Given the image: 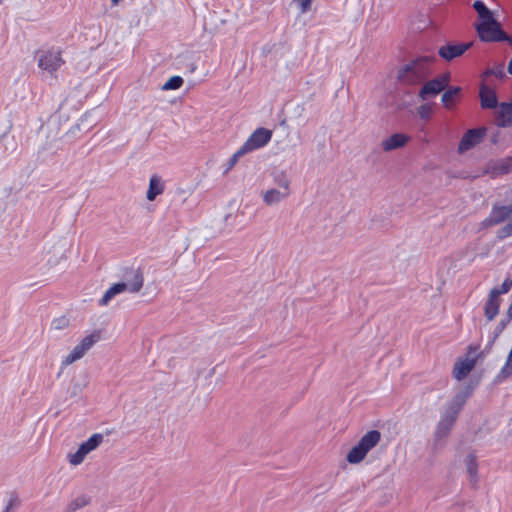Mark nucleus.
Segmentation results:
<instances>
[{"label":"nucleus","mask_w":512,"mask_h":512,"mask_svg":"<svg viewBox=\"0 0 512 512\" xmlns=\"http://www.w3.org/2000/svg\"><path fill=\"white\" fill-rule=\"evenodd\" d=\"M471 394V388L465 387L458 391L453 399L443 406L440 413V419L434 431L435 446L443 445L452 431L460 411Z\"/></svg>","instance_id":"1"},{"label":"nucleus","mask_w":512,"mask_h":512,"mask_svg":"<svg viewBox=\"0 0 512 512\" xmlns=\"http://www.w3.org/2000/svg\"><path fill=\"white\" fill-rule=\"evenodd\" d=\"M433 60L434 57L423 56L402 66L397 72L398 82L405 86L419 84L427 76V65Z\"/></svg>","instance_id":"2"},{"label":"nucleus","mask_w":512,"mask_h":512,"mask_svg":"<svg viewBox=\"0 0 512 512\" xmlns=\"http://www.w3.org/2000/svg\"><path fill=\"white\" fill-rule=\"evenodd\" d=\"M381 440V433L377 430L368 431L364 434L357 445H355L347 454L346 460L350 464H358L364 460L369 451H371Z\"/></svg>","instance_id":"3"},{"label":"nucleus","mask_w":512,"mask_h":512,"mask_svg":"<svg viewBox=\"0 0 512 512\" xmlns=\"http://www.w3.org/2000/svg\"><path fill=\"white\" fill-rule=\"evenodd\" d=\"M100 339L98 332H93L86 335L81 341L68 353L61 361L62 368H65L74 362L82 359L85 354L97 343Z\"/></svg>","instance_id":"4"},{"label":"nucleus","mask_w":512,"mask_h":512,"mask_svg":"<svg viewBox=\"0 0 512 512\" xmlns=\"http://www.w3.org/2000/svg\"><path fill=\"white\" fill-rule=\"evenodd\" d=\"M475 28L482 41L497 42L507 40L506 34L493 16L487 20L479 21Z\"/></svg>","instance_id":"5"},{"label":"nucleus","mask_w":512,"mask_h":512,"mask_svg":"<svg viewBox=\"0 0 512 512\" xmlns=\"http://www.w3.org/2000/svg\"><path fill=\"white\" fill-rule=\"evenodd\" d=\"M37 61L39 68L50 74L56 72L64 64L59 48L40 50L37 54Z\"/></svg>","instance_id":"6"},{"label":"nucleus","mask_w":512,"mask_h":512,"mask_svg":"<svg viewBox=\"0 0 512 512\" xmlns=\"http://www.w3.org/2000/svg\"><path fill=\"white\" fill-rule=\"evenodd\" d=\"M104 440V436L101 433H95L91 435L85 442H83L75 453L68 455V460L71 465L81 464L86 455L94 451Z\"/></svg>","instance_id":"7"},{"label":"nucleus","mask_w":512,"mask_h":512,"mask_svg":"<svg viewBox=\"0 0 512 512\" xmlns=\"http://www.w3.org/2000/svg\"><path fill=\"white\" fill-rule=\"evenodd\" d=\"M278 185L281 189L271 188L263 193V202L267 206L276 205L289 197L291 193L289 180L283 178L278 181Z\"/></svg>","instance_id":"8"},{"label":"nucleus","mask_w":512,"mask_h":512,"mask_svg":"<svg viewBox=\"0 0 512 512\" xmlns=\"http://www.w3.org/2000/svg\"><path fill=\"white\" fill-rule=\"evenodd\" d=\"M272 137V131L263 127L257 128L241 146L247 153L265 146Z\"/></svg>","instance_id":"9"},{"label":"nucleus","mask_w":512,"mask_h":512,"mask_svg":"<svg viewBox=\"0 0 512 512\" xmlns=\"http://www.w3.org/2000/svg\"><path fill=\"white\" fill-rule=\"evenodd\" d=\"M449 83V74H443L435 79L426 82L419 92L422 100L431 96H436L443 91Z\"/></svg>","instance_id":"10"},{"label":"nucleus","mask_w":512,"mask_h":512,"mask_svg":"<svg viewBox=\"0 0 512 512\" xmlns=\"http://www.w3.org/2000/svg\"><path fill=\"white\" fill-rule=\"evenodd\" d=\"M512 172V156L489 161L484 168L483 173L496 178L500 175Z\"/></svg>","instance_id":"11"},{"label":"nucleus","mask_w":512,"mask_h":512,"mask_svg":"<svg viewBox=\"0 0 512 512\" xmlns=\"http://www.w3.org/2000/svg\"><path fill=\"white\" fill-rule=\"evenodd\" d=\"M486 128L470 129L461 138L458 152L464 153L476 146L484 138Z\"/></svg>","instance_id":"12"},{"label":"nucleus","mask_w":512,"mask_h":512,"mask_svg":"<svg viewBox=\"0 0 512 512\" xmlns=\"http://www.w3.org/2000/svg\"><path fill=\"white\" fill-rule=\"evenodd\" d=\"M512 215V209L507 205L495 204L489 216L482 221L484 228L495 226L504 220L508 219Z\"/></svg>","instance_id":"13"},{"label":"nucleus","mask_w":512,"mask_h":512,"mask_svg":"<svg viewBox=\"0 0 512 512\" xmlns=\"http://www.w3.org/2000/svg\"><path fill=\"white\" fill-rule=\"evenodd\" d=\"M471 45L472 43L447 44L440 47L439 55L446 61H451L454 58L464 54L471 47Z\"/></svg>","instance_id":"14"},{"label":"nucleus","mask_w":512,"mask_h":512,"mask_svg":"<svg viewBox=\"0 0 512 512\" xmlns=\"http://www.w3.org/2000/svg\"><path fill=\"white\" fill-rule=\"evenodd\" d=\"M409 141V136L403 133H395L390 137L382 140L381 148L384 152H390L404 147Z\"/></svg>","instance_id":"15"},{"label":"nucleus","mask_w":512,"mask_h":512,"mask_svg":"<svg viewBox=\"0 0 512 512\" xmlns=\"http://www.w3.org/2000/svg\"><path fill=\"white\" fill-rule=\"evenodd\" d=\"M475 365V359L469 357L457 361L453 368L454 378L458 381L463 380L474 369Z\"/></svg>","instance_id":"16"},{"label":"nucleus","mask_w":512,"mask_h":512,"mask_svg":"<svg viewBox=\"0 0 512 512\" xmlns=\"http://www.w3.org/2000/svg\"><path fill=\"white\" fill-rule=\"evenodd\" d=\"M480 102L484 109H494L498 106V99L495 91L488 85L482 84L480 87Z\"/></svg>","instance_id":"17"},{"label":"nucleus","mask_w":512,"mask_h":512,"mask_svg":"<svg viewBox=\"0 0 512 512\" xmlns=\"http://www.w3.org/2000/svg\"><path fill=\"white\" fill-rule=\"evenodd\" d=\"M501 304V299L498 296V292L490 291L488 300L484 307L485 316L488 320H493L497 314L499 313V307Z\"/></svg>","instance_id":"18"},{"label":"nucleus","mask_w":512,"mask_h":512,"mask_svg":"<svg viewBox=\"0 0 512 512\" xmlns=\"http://www.w3.org/2000/svg\"><path fill=\"white\" fill-rule=\"evenodd\" d=\"M165 184L162 178L156 174L152 175L149 180V187L146 198L148 201H154L157 196L164 192Z\"/></svg>","instance_id":"19"},{"label":"nucleus","mask_w":512,"mask_h":512,"mask_svg":"<svg viewBox=\"0 0 512 512\" xmlns=\"http://www.w3.org/2000/svg\"><path fill=\"white\" fill-rule=\"evenodd\" d=\"M496 125L498 127H508L512 125V101L510 103L503 102L499 105Z\"/></svg>","instance_id":"20"},{"label":"nucleus","mask_w":512,"mask_h":512,"mask_svg":"<svg viewBox=\"0 0 512 512\" xmlns=\"http://www.w3.org/2000/svg\"><path fill=\"white\" fill-rule=\"evenodd\" d=\"M132 279L128 280L127 282H124L125 285V291H129L131 293H137L141 290L143 287V274L139 269L132 271Z\"/></svg>","instance_id":"21"},{"label":"nucleus","mask_w":512,"mask_h":512,"mask_svg":"<svg viewBox=\"0 0 512 512\" xmlns=\"http://www.w3.org/2000/svg\"><path fill=\"white\" fill-rule=\"evenodd\" d=\"M125 291L124 282L116 283L111 286L99 300L100 306H106L118 294Z\"/></svg>","instance_id":"22"},{"label":"nucleus","mask_w":512,"mask_h":512,"mask_svg":"<svg viewBox=\"0 0 512 512\" xmlns=\"http://www.w3.org/2000/svg\"><path fill=\"white\" fill-rule=\"evenodd\" d=\"M465 463H466L467 472L469 474L470 482L473 485H476L479 480L478 464L476 461V457L473 454H469L466 457Z\"/></svg>","instance_id":"23"},{"label":"nucleus","mask_w":512,"mask_h":512,"mask_svg":"<svg viewBox=\"0 0 512 512\" xmlns=\"http://www.w3.org/2000/svg\"><path fill=\"white\" fill-rule=\"evenodd\" d=\"M90 503V497L87 495H78L73 498L65 507L64 512H75Z\"/></svg>","instance_id":"24"},{"label":"nucleus","mask_w":512,"mask_h":512,"mask_svg":"<svg viewBox=\"0 0 512 512\" xmlns=\"http://www.w3.org/2000/svg\"><path fill=\"white\" fill-rule=\"evenodd\" d=\"M460 87H452L442 94L441 101L445 108L451 109L454 106L456 97L460 93Z\"/></svg>","instance_id":"25"},{"label":"nucleus","mask_w":512,"mask_h":512,"mask_svg":"<svg viewBox=\"0 0 512 512\" xmlns=\"http://www.w3.org/2000/svg\"><path fill=\"white\" fill-rule=\"evenodd\" d=\"M473 8L477 11L479 21L487 20L493 16L492 12L486 7L481 0H476L473 3Z\"/></svg>","instance_id":"26"},{"label":"nucleus","mask_w":512,"mask_h":512,"mask_svg":"<svg viewBox=\"0 0 512 512\" xmlns=\"http://www.w3.org/2000/svg\"><path fill=\"white\" fill-rule=\"evenodd\" d=\"M183 85V79L180 76H172L169 78L168 81H166L163 86L162 90H176L179 89Z\"/></svg>","instance_id":"27"},{"label":"nucleus","mask_w":512,"mask_h":512,"mask_svg":"<svg viewBox=\"0 0 512 512\" xmlns=\"http://www.w3.org/2000/svg\"><path fill=\"white\" fill-rule=\"evenodd\" d=\"M247 152L242 148L240 147V149H238L231 157L230 159L228 160V162L226 163V168L224 170V173H227L229 172L236 164L237 162L239 161L240 157H242L243 155H245Z\"/></svg>","instance_id":"28"},{"label":"nucleus","mask_w":512,"mask_h":512,"mask_svg":"<svg viewBox=\"0 0 512 512\" xmlns=\"http://www.w3.org/2000/svg\"><path fill=\"white\" fill-rule=\"evenodd\" d=\"M512 288V278L510 277H507L500 288H493L491 291H496L498 292V296H500L501 294H505L507 292H509V290Z\"/></svg>","instance_id":"29"},{"label":"nucleus","mask_w":512,"mask_h":512,"mask_svg":"<svg viewBox=\"0 0 512 512\" xmlns=\"http://www.w3.org/2000/svg\"><path fill=\"white\" fill-rule=\"evenodd\" d=\"M417 111L420 118L427 120L431 116L432 107L430 104H423L418 107Z\"/></svg>","instance_id":"30"},{"label":"nucleus","mask_w":512,"mask_h":512,"mask_svg":"<svg viewBox=\"0 0 512 512\" xmlns=\"http://www.w3.org/2000/svg\"><path fill=\"white\" fill-rule=\"evenodd\" d=\"M512 235V221L503 226L499 231L497 237L499 239H505Z\"/></svg>","instance_id":"31"},{"label":"nucleus","mask_w":512,"mask_h":512,"mask_svg":"<svg viewBox=\"0 0 512 512\" xmlns=\"http://www.w3.org/2000/svg\"><path fill=\"white\" fill-rule=\"evenodd\" d=\"M486 75H494L498 78H502L505 75L503 66H498L486 71Z\"/></svg>","instance_id":"32"},{"label":"nucleus","mask_w":512,"mask_h":512,"mask_svg":"<svg viewBox=\"0 0 512 512\" xmlns=\"http://www.w3.org/2000/svg\"><path fill=\"white\" fill-rule=\"evenodd\" d=\"M300 7L301 13H306L308 10H310L311 2L313 0H294Z\"/></svg>","instance_id":"33"},{"label":"nucleus","mask_w":512,"mask_h":512,"mask_svg":"<svg viewBox=\"0 0 512 512\" xmlns=\"http://www.w3.org/2000/svg\"><path fill=\"white\" fill-rule=\"evenodd\" d=\"M504 201L507 203L506 205L512 209V189L505 192Z\"/></svg>","instance_id":"34"},{"label":"nucleus","mask_w":512,"mask_h":512,"mask_svg":"<svg viewBox=\"0 0 512 512\" xmlns=\"http://www.w3.org/2000/svg\"><path fill=\"white\" fill-rule=\"evenodd\" d=\"M15 503H16V499L11 498L3 512H10V510L14 507Z\"/></svg>","instance_id":"35"},{"label":"nucleus","mask_w":512,"mask_h":512,"mask_svg":"<svg viewBox=\"0 0 512 512\" xmlns=\"http://www.w3.org/2000/svg\"><path fill=\"white\" fill-rule=\"evenodd\" d=\"M499 136H500V132L497 130L495 133H493V135L491 136V142L493 144H497L499 142Z\"/></svg>","instance_id":"36"},{"label":"nucleus","mask_w":512,"mask_h":512,"mask_svg":"<svg viewBox=\"0 0 512 512\" xmlns=\"http://www.w3.org/2000/svg\"><path fill=\"white\" fill-rule=\"evenodd\" d=\"M507 316H508V320L512 319V301H511V304L508 307Z\"/></svg>","instance_id":"37"},{"label":"nucleus","mask_w":512,"mask_h":512,"mask_svg":"<svg viewBox=\"0 0 512 512\" xmlns=\"http://www.w3.org/2000/svg\"><path fill=\"white\" fill-rule=\"evenodd\" d=\"M508 72L512 75V57H511V60L509 61L508 63V68H507Z\"/></svg>","instance_id":"38"},{"label":"nucleus","mask_w":512,"mask_h":512,"mask_svg":"<svg viewBox=\"0 0 512 512\" xmlns=\"http://www.w3.org/2000/svg\"><path fill=\"white\" fill-rule=\"evenodd\" d=\"M120 0H111L112 6H117L119 4Z\"/></svg>","instance_id":"39"},{"label":"nucleus","mask_w":512,"mask_h":512,"mask_svg":"<svg viewBox=\"0 0 512 512\" xmlns=\"http://www.w3.org/2000/svg\"><path fill=\"white\" fill-rule=\"evenodd\" d=\"M505 325H506V322H505V321H503V320H502V321L500 322V324H499V326H500V328H501V329H503V328L505 327Z\"/></svg>","instance_id":"40"}]
</instances>
